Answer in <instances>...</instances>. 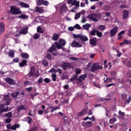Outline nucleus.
Here are the masks:
<instances>
[{"label":"nucleus","mask_w":131,"mask_h":131,"mask_svg":"<svg viewBox=\"0 0 131 131\" xmlns=\"http://www.w3.org/2000/svg\"><path fill=\"white\" fill-rule=\"evenodd\" d=\"M66 45V40L60 39L59 40V43L58 42H55L54 44L52 45V47L49 48L48 52L51 53L52 55L53 56H57L58 51L57 49L58 50L61 49L62 47H64Z\"/></svg>","instance_id":"nucleus-1"},{"label":"nucleus","mask_w":131,"mask_h":131,"mask_svg":"<svg viewBox=\"0 0 131 131\" xmlns=\"http://www.w3.org/2000/svg\"><path fill=\"white\" fill-rule=\"evenodd\" d=\"M39 71L38 70L35 71V68L34 67H32L31 68V71L29 74V77L34 76L35 77H39Z\"/></svg>","instance_id":"nucleus-2"},{"label":"nucleus","mask_w":131,"mask_h":131,"mask_svg":"<svg viewBox=\"0 0 131 131\" xmlns=\"http://www.w3.org/2000/svg\"><path fill=\"white\" fill-rule=\"evenodd\" d=\"M10 9V12L13 15H20V14H22V11L16 6H11Z\"/></svg>","instance_id":"nucleus-3"},{"label":"nucleus","mask_w":131,"mask_h":131,"mask_svg":"<svg viewBox=\"0 0 131 131\" xmlns=\"http://www.w3.org/2000/svg\"><path fill=\"white\" fill-rule=\"evenodd\" d=\"M87 18L91 20V21H94V22H98L99 21V15L96 13H92L87 16Z\"/></svg>","instance_id":"nucleus-4"},{"label":"nucleus","mask_w":131,"mask_h":131,"mask_svg":"<svg viewBox=\"0 0 131 131\" xmlns=\"http://www.w3.org/2000/svg\"><path fill=\"white\" fill-rule=\"evenodd\" d=\"M73 37L74 38H80L82 41H88L89 40V39L88 38V37L82 35L81 34H73Z\"/></svg>","instance_id":"nucleus-5"},{"label":"nucleus","mask_w":131,"mask_h":131,"mask_svg":"<svg viewBox=\"0 0 131 131\" xmlns=\"http://www.w3.org/2000/svg\"><path fill=\"white\" fill-rule=\"evenodd\" d=\"M99 69H103V68L99 66L98 63H94L92 65L90 70L92 72H95V71H97V70H99Z\"/></svg>","instance_id":"nucleus-6"},{"label":"nucleus","mask_w":131,"mask_h":131,"mask_svg":"<svg viewBox=\"0 0 131 131\" xmlns=\"http://www.w3.org/2000/svg\"><path fill=\"white\" fill-rule=\"evenodd\" d=\"M60 67L64 70H66L67 68H73V66L69 62H64L60 64Z\"/></svg>","instance_id":"nucleus-7"},{"label":"nucleus","mask_w":131,"mask_h":131,"mask_svg":"<svg viewBox=\"0 0 131 131\" xmlns=\"http://www.w3.org/2000/svg\"><path fill=\"white\" fill-rule=\"evenodd\" d=\"M36 3L37 6H46V7H48V5H49V3L48 2V1H45V0H38L36 1Z\"/></svg>","instance_id":"nucleus-8"},{"label":"nucleus","mask_w":131,"mask_h":131,"mask_svg":"<svg viewBox=\"0 0 131 131\" xmlns=\"http://www.w3.org/2000/svg\"><path fill=\"white\" fill-rule=\"evenodd\" d=\"M118 30V28L117 27H115L113 29L110 31V35L111 37H113V36H115L116 33H117V31Z\"/></svg>","instance_id":"nucleus-9"},{"label":"nucleus","mask_w":131,"mask_h":131,"mask_svg":"<svg viewBox=\"0 0 131 131\" xmlns=\"http://www.w3.org/2000/svg\"><path fill=\"white\" fill-rule=\"evenodd\" d=\"M4 100L6 101V106H8L11 103V102H12V99L10 98V96L9 95H4Z\"/></svg>","instance_id":"nucleus-10"},{"label":"nucleus","mask_w":131,"mask_h":131,"mask_svg":"<svg viewBox=\"0 0 131 131\" xmlns=\"http://www.w3.org/2000/svg\"><path fill=\"white\" fill-rule=\"evenodd\" d=\"M35 11L39 14H43L45 13V9L42 7L36 6L35 7Z\"/></svg>","instance_id":"nucleus-11"},{"label":"nucleus","mask_w":131,"mask_h":131,"mask_svg":"<svg viewBox=\"0 0 131 131\" xmlns=\"http://www.w3.org/2000/svg\"><path fill=\"white\" fill-rule=\"evenodd\" d=\"M71 6H75L74 7V10H78V8H79V1H77V0H73Z\"/></svg>","instance_id":"nucleus-12"},{"label":"nucleus","mask_w":131,"mask_h":131,"mask_svg":"<svg viewBox=\"0 0 131 131\" xmlns=\"http://www.w3.org/2000/svg\"><path fill=\"white\" fill-rule=\"evenodd\" d=\"M60 12L61 14H63V13H67V12H68V8L67 7L65 4L61 6Z\"/></svg>","instance_id":"nucleus-13"},{"label":"nucleus","mask_w":131,"mask_h":131,"mask_svg":"<svg viewBox=\"0 0 131 131\" xmlns=\"http://www.w3.org/2000/svg\"><path fill=\"white\" fill-rule=\"evenodd\" d=\"M82 125L84 127H91L93 125V122L88 121V122H82Z\"/></svg>","instance_id":"nucleus-14"},{"label":"nucleus","mask_w":131,"mask_h":131,"mask_svg":"<svg viewBox=\"0 0 131 131\" xmlns=\"http://www.w3.org/2000/svg\"><path fill=\"white\" fill-rule=\"evenodd\" d=\"M5 81H6V82L9 83V84L10 85H13V84H15L16 83L14 79L9 77L5 78Z\"/></svg>","instance_id":"nucleus-15"},{"label":"nucleus","mask_w":131,"mask_h":131,"mask_svg":"<svg viewBox=\"0 0 131 131\" xmlns=\"http://www.w3.org/2000/svg\"><path fill=\"white\" fill-rule=\"evenodd\" d=\"M90 43L93 47H96L97 46V38L94 37L90 39Z\"/></svg>","instance_id":"nucleus-16"},{"label":"nucleus","mask_w":131,"mask_h":131,"mask_svg":"<svg viewBox=\"0 0 131 131\" xmlns=\"http://www.w3.org/2000/svg\"><path fill=\"white\" fill-rule=\"evenodd\" d=\"M27 109H28L27 106L25 105H21L17 107V112H20L21 110H25V111H26Z\"/></svg>","instance_id":"nucleus-17"},{"label":"nucleus","mask_w":131,"mask_h":131,"mask_svg":"<svg viewBox=\"0 0 131 131\" xmlns=\"http://www.w3.org/2000/svg\"><path fill=\"white\" fill-rule=\"evenodd\" d=\"M72 47H77V48H81V47H82V45L79 44V42L75 40H74L72 43Z\"/></svg>","instance_id":"nucleus-18"},{"label":"nucleus","mask_w":131,"mask_h":131,"mask_svg":"<svg viewBox=\"0 0 131 131\" xmlns=\"http://www.w3.org/2000/svg\"><path fill=\"white\" fill-rule=\"evenodd\" d=\"M19 5L21 8H28L30 6L29 4L27 3H25L24 2H19Z\"/></svg>","instance_id":"nucleus-19"},{"label":"nucleus","mask_w":131,"mask_h":131,"mask_svg":"<svg viewBox=\"0 0 131 131\" xmlns=\"http://www.w3.org/2000/svg\"><path fill=\"white\" fill-rule=\"evenodd\" d=\"M20 33H21V34H27V33H28V27H26L23 28L20 30Z\"/></svg>","instance_id":"nucleus-20"},{"label":"nucleus","mask_w":131,"mask_h":131,"mask_svg":"<svg viewBox=\"0 0 131 131\" xmlns=\"http://www.w3.org/2000/svg\"><path fill=\"white\" fill-rule=\"evenodd\" d=\"M27 65V60L26 59H23L21 62L19 63V67H24V66H26Z\"/></svg>","instance_id":"nucleus-21"},{"label":"nucleus","mask_w":131,"mask_h":131,"mask_svg":"<svg viewBox=\"0 0 131 131\" xmlns=\"http://www.w3.org/2000/svg\"><path fill=\"white\" fill-rule=\"evenodd\" d=\"M17 128H20V124H14V125L11 126V129L12 130H16Z\"/></svg>","instance_id":"nucleus-22"},{"label":"nucleus","mask_w":131,"mask_h":131,"mask_svg":"<svg viewBox=\"0 0 131 131\" xmlns=\"http://www.w3.org/2000/svg\"><path fill=\"white\" fill-rule=\"evenodd\" d=\"M87 110L86 108H84L81 112L78 113L77 115L79 117H81L82 115H84L86 114Z\"/></svg>","instance_id":"nucleus-23"},{"label":"nucleus","mask_w":131,"mask_h":131,"mask_svg":"<svg viewBox=\"0 0 131 131\" xmlns=\"http://www.w3.org/2000/svg\"><path fill=\"white\" fill-rule=\"evenodd\" d=\"M5 31V24L0 23V34Z\"/></svg>","instance_id":"nucleus-24"},{"label":"nucleus","mask_w":131,"mask_h":131,"mask_svg":"<svg viewBox=\"0 0 131 131\" xmlns=\"http://www.w3.org/2000/svg\"><path fill=\"white\" fill-rule=\"evenodd\" d=\"M91 26V24H85V25L82 26V28L85 30H88V31H89Z\"/></svg>","instance_id":"nucleus-25"},{"label":"nucleus","mask_w":131,"mask_h":131,"mask_svg":"<svg viewBox=\"0 0 131 131\" xmlns=\"http://www.w3.org/2000/svg\"><path fill=\"white\" fill-rule=\"evenodd\" d=\"M128 17V11L124 10L123 12V19H126Z\"/></svg>","instance_id":"nucleus-26"},{"label":"nucleus","mask_w":131,"mask_h":131,"mask_svg":"<svg viewBox=\"0 0 131 131\" xmlns=\"http://www.w3.org/2000/svg\"><path fill=\"white\" fill-rule=\"evenodd\" d=\"M99 30L101 31H104V30H106V26L104 25H100L98 27Z\"/></svg>","instance_id":"nucleus-27"},{"label":"nucleus","mask_w":131,"mask_h":131,"mask_svg":"<svg viewBox=\"0 0 131 131\" xmlns=\"http://www.w3.org/2000/svg\"><path fill=\"white\" fill-rule=\"evenodd\" d=\"M20 94V92L19 91H16L15 92H13L11 93V96L13 97V98H17L18 96H19V94Z\"/></svg>","instance_id":"nucleus-28"},{"label":"nucleus","mask_w":131,"mask_h":131,"mask_svg":"<svg viewBox=\"0 0 131 131\" xmlns=\"http://www.w3.org/2000/svg\"><path fill=\"white\" fill-rule=\"evenodd\" d=\"M21 57L24 58V59H29V54L26 53H23L20 54Z\"/></svg>","instance_id":"nucleus-29"},{"label":"nucleus","mask_w":131,"mask_h":131,"mask_svg":"<svg viewBox=\"0 0 131 131\" xmlns=\"http://www.w3.org/2000/svg\"><path fill=\"white\" fill-rule=\"evenodd\" d=\"M120 118L123 119L125 115V113L121 112L120 110L118 112Z\"/></svg>","instance_id":"nucleus-30"},{"label":"nucleus","mask_w":131,"mask_h":131,"mask_svg":"<svg viewBox=\"0 0 131 131\" xmlns=\"http://www.w3.org/2000/svg\"><path fill=\"white\" fill-rule=\"evenodd\" d=\"M28 15L22 14L18 16V18H19V19H28Z\"/></svg>","instance_id":"nucleus-31"},{"label":"nucleus","mask_w":131,"mask_h":131,"mask_svg":"<svg viewBox=\"0 0 131 131\" xmlns=\"http://www.w3.org/2000/svg\"><path fill=\"white\" fill-rule=\"evenodd\" d=\"M98 30L96 29H93L92 31L90 32V35L94 36L96 35L97 34V31Z\"/></svg>","instance_id":"nucleus-32"},{"label":"nucleus","mask_w":131,"mask_h":131,"mask_svg":"<svg viewBox=\"0 0 131 131\" xmlns=\"http://www.w3.org/2000/svg\"><path fill=\"white\" fill-rule=\"evenodd\" d=\"M50 108H51V113H53L54 111H56V110H57V109H60V107H54L53 106H51Z\"/></svg>","instance_id":"nucleus-33"},{"label":"nucleus","mask_w":131,"mask_h":131,"mask_svg":"<svg viewBox=\"0 0 131 131\" xmlns=\"http://www.w3.org/2000/svg\"><path fill=\"white\" fill-rule=\"evenodd\" d=\"M13 114L12 113V112H9L4 115V117H9V118H11Z\"/></svg>","instance_id":"nucleus-34"},{"label":"nucleus","mask_w":131,"mask_h":131,"mask_svg":"<svg viewBox=\"0 0 131 131\" xmlns=\"http://www.w3.org/2000/svg\"><path fill=\"white\" fill-rule=\"evenodd\" d=\"M8 55L11 57V58H14V57H15V53H14V51L13 50H11L8 53Z\"/></svg>","instance_id":"nucleus-35"},{"label":"nucleus","mask_w":131,"mask_h":131,"mask_svg":"<svg viewBox=\"0 0 131 131\" xmlns=\"http://www.w3.org/2000/svg\"><path fill=\"white\" fill-rule=\"evenodd\" d=\"M58 38H59V34H54L53 35L52 39L53 40H57Z\"/></svg>","instance_id":"nucleus-36"},{"label":"nucleus","mask_w":131,"mask_h":131,"mask_svg":"<svg viewBox=\"0 0 131 131\" xmlns=\"http://www.w3.org/2000/svg\"><path fill=\"white\" fill-rule=\"evenodd\" d=\"M88 75L86 74H83L79 77L80 80H84V79H85L86 78V77Z\"/></svg>","instance_id":"nucleus-37"},{"label":"nucleus","mask_w":131,"mask_h":131,"mask_svg":"<svg viewBox=\"0 0 131 131\" xmlns=\"http://www.w3.org/2000/svg\"><path fill=\"white\" fill-rule=\"evenodd\" d=\"M68 74L64 73L61 77L62 79H67L68 78Z\"/></svg>","instance_id":"nucleus-38"},{"label":"nucleus","mask_w":131,"mask_h":131,"mask_svg":"<svg viewBox=\"0 0 131 131\" xmlns=\"http://www.w3.org/2000/svg\"><path fill=\"white\" fill-rule=\"evenodd\" d=\"M37 32H39V33H43V32H45V31L42 30L40 27H37Z\"/></svg>","instance_id":"nucleus-39"},{"label":"nucleus","mask_w":131,"mask_h":131,"mask_svg":"<svg viewBox=\"0 0 131 131\" xmlns=\"http://www.w3.org/2000/svg\"><path fill=\"white\" fill-rule=\"evenodd\" d=\"M96 35L98 37H102V36H103V33L99 31V30H97V31L96 32Z\"/></svg>","instance_id":"nucleus-40"},{"label":"nucleus","mask_w":131,"mask_h":131,"mask_svg":"<svg viewBox=\"0 0 131 131\" xmlns=\"http://www.w3.org/2000/svg\"><path fill=\"white\" fill-rule=\"evenodd\" d=\"M51 77L52 78V80L53 81H56L57 78V75L56 74L52 73L51 74Z\"/></svg>","instance_id":"nucleus-41"},{"label":"nucleus","mask_w":131,"mask_h":131,"mask_svg":"<svg viewBox=\"0 0 131 131\" xmlns=\"http://www.w3.org/2000/svg\"><path fill=\"white\" fill-rule=\"evenodd\" d=\"M40 36V34H38V33H36L33 36V38L34 39H38V38H39V37Z\"/></svg>","instance_id":"nucleus-42"},{"label":"nucleus","mask_w":131,"mask_h":131,"mask_svg":"<svg viewBox=\"0 0 131 131\" xmlns=\"http://www.w3.org/2000/svg\"><path fill=\"white\" fill-rule=\"evenodd\" d=\"M103 10L106 12H108V11L110 10V7H109L108 5H105L103 7Z\"/></svg>","instance_id":"nucleus-43"},{"label":"nucleus","mask_w":131,"mask_h":131,"mask_svg":"<svg viewBox=\"0 0 131 131\" xmlns=\"http://www.w3.org/2000/svg\"><path fill=\"white\" fill-rule=\"evenodd\" d=\"M123 42L125 45H131V41L129 40L124 39Z\"/></svg>","instance_id":"nucleus-44"},{"label":"nucleus","mask_w":131,"mask_h":131,"mask_svg":"<svg viewBox=\"0 0 131 131\" xmlns=\"http://www.w3.org/2000/svg\"><path fill=\"white\" fill-rule=\"evenodd\" d=\"M27 119L28 120H27L28 123H29V124H30V123H31V121H32V119H31L30 117H27Z\"/></svg>","instance_id":"nucleus-45"},{"label":"nucleus","mask_w":131,"mask_h":131,"mask_svg":"<svg viewBox=\"0 0 131 131\" xmlns=\"http://www.w3.org/2000/svg\"><path fill=\"white\" fill-rule=\"evenodd\" d=\"M49 72L50 73H52V72H55V73H57V72H58V70H56L54 68H52L49 71Z\"/></svg>","instance_id":"nucleus-46"},{"label":"nucleus","mask_w":131,"mask_h":131,"mask_svg":"<svg viewBox=\"0 0 131 131\" xmlns=\"http://www.w3.org/2000/svg\"><path fill=\"white\" fill-rule=\"evenodd\" d=\"M80 15H80V13H78L76 14L75 15V19L76 20H77V19H79V18H80Z\"/></svg>","instance_id":"nucleus-47"},{"label":"nucleus","mask_w":131,"mask_h":131,"mask_svg":"<svg viewBox=\"0 0 131 131\" xmlns=\"http://www.w3.org/2000/svg\"><path fill=\"white\" fill-rule=\"evenodd\" d=\"M86 22V18H85V16L83 15L82 16L81 23H85Z\"/></svg>","instance_id":"nucleus-48"},{"label":"nucleus","mask_w":131,"mask_h":131,"mask_svg":"<svg viewBox=\"0 0 131 131\" xmlns=\"http://www.w3.org/2000/svg\"><path fill=\"white\" fill-rule=\"evenodd\" d=\"M46 57L48 60H52V56L50 53H47L46 55Z\"/></svg>","instance_id":"nucleus-49"},{"label":"nucleus","mask_w":131,"mask_h":131,"mask_svg":"<svg viewBox=\"0 0 131 131\" xmlns=\"http://www.w3.org/2000/svg\"><path fill=\"white\" fill-rule=\"evenodd\" d=\"M42 64L44 65V66H48V65H49V62H48V61H47L46 60H43Z\"/></svg>","instance_id":"nucleus-50"},{"label":"nucleus","mask_w":131,"mask_h":131,"mask_svg":"<svg viewBox=\"0 0 131 131\" xmlns=\"http://www.w3.org/2000/svg\"><path fill=\"white\" fill-rule=\"evenodd\" d=\"M44 81L46 83H49V82H51V80H50L49 78H46L45 79H44Z\"/></svg>","instance_id":"nucleus-51"},{"label":"nucleus","mask_w":131,"mask_h":131,"mask_svg":"<svg viewBox=\"0 0 131 131\" xmlns=\"http://www.w3.org/2000/svg\"><path fill=\"white\" fill-rule=\"evenodd\" d=\"M111 75L113 77H115V76H116V72H115V71L112 72L111 73Z\"/></svg>","instance_id":"nucleus-52"},{"label":"nucleus","mask_w":131,"mask_h":131,"mask_svg":"<svg viewBox=\"0 0 131 131\" xmlns=\"http://www.w3.org/2000/svg\"><path fill=\"white\" fill-rule=\"evenodd\" d=\"M78 59V58L74 57H70V60H71L72 61H77Z\"/></svg>","instance_id":"nucleus-53"},{"label":"nucleus","mask_w":131,"mask_h":131,"mask_svg":"<svg viewBox=\"0 0 131 131\" xmlns=\"http://www.w3.org/2000/svg\"><path fill=\"white\" fill-rule=\"evenodd\" d=\"M13 61L14 63H18L19 62V58L17 57V58H14L13 60Z\"/></svg>","instance_id":"nucleus-54"},{"label":"nucleus","mask_w":131,"mask_h":131,"mask_svg":"<svg viewBox=\"0 0 131 131\" xmlns=\"http://www.w3.org/2000/svg\"><path fill=\"white\" fill-rule=\"evenodd\" d=\"M82 97V94L80 93H77L76 94V98H81Z\"/></svg>","instance_id":"nucleus-55"},{"label":"nucleus","mask_w":131,"mask_h":131,"mask_svg":"<svg viewBox=\"0 0 131 131\" xmlns=\"http://www.w3.org/2000/svg\"><path fill=\"white\" fill-rule=\"evenodd\" d=\"M11 121H12V119L11 118H8L5 120L6 123H10Z\"/></svg>","instance_id":"nucleus-56"},{"label":"nucleus","mask_w":131,"mask_h":131,"mask_svg":"<svg viewBox=\"0 0 131 131\" xmlns=\"http://www.w3.org/2000/svg\"><path fill=\"white\" fill-rule=\"evenodd\" d=\"M121 1L120 0H116L114 3L116 5H119V4H120V3H121Z\"/></svg>","instance_id":"nucleus-57"},{"label":"nucleus","mask_w":131,"mask_h":131,"mask_svg":"<svg viewBox=\"0 0 131 131\" xmlns=\"http://www.w3.org/2000/svg\"><path fill=\"white\" fill-rule=\"evenodd\" d=\"M75 28H76L77 29H81V27L78 24L75 25Z\"/></svg>","instance_id":"nucleus-58"},{"label":"nucleus","mask_w":131,"mask_h":131,"mask_svg":"<svg viewBox=\"0 0 131 131\" xmlns=\"http://www.w3.org/2000/svg\"><path fill=\"white\" fill-rule=\"evenodd\" d=\"M106 82H111L112 81V78H106Z\"/></svg>","instance_id":"nucleus-59"},{"label":"nucleus","mask_w":131,"mask_h":131,"mask_svg":"<svg viewBox=\"0 0 131 131\" xmlns=\"http://www.w3.org/2000/svg\"><path fill=\"white\" fill-rule=\"evenodd\" d=\"M43 81V79H42V78L41 77H40L37 81L38 83H41V82H42Z\"/></svg>","instance_id":"nucleus-60"},{"label":"nucleus","mask_w":131,"mask_h":131,"mask_svg":"<svg viewBox=\"0 0 131 131\" xmlns=\"http://www.w3.org/2000/svg\"><path fill=\"white\" fill-rule=\"evenodd\" d=\"M81 72V70L80 69H77L76 71V74H80Z\"/></svg>","instance_id":"nucleus-61"},{"label":"nucleus","mask_w":131,"mask_h":131,"mask_svg":"<svg viewBox=\"0 0 131 131\" xmlns=\"http://www.w3.org/2000/svg\"><path fill=\"white\" fill-rule=\"evenodd\" d=\"M68 29L70 31H73L74 30V27H70Z\"/></svg>","instance_id":"nucleus-62"},{"label":"nucleus","mask_w":131,"mask_h":131,"mask_svg":"<svg viewBox=\"0 0 131 131\" xmlns=\"http://www.w3.org/2000/svg\"><path fill=\"white\" fill-rule=\"evenodd\" d=\"M130 100H131V97H130V95H129V97L126 100L127 103H129L130 102Z\"/></svg>","instance_id":"nucleus-63"},{"label":"nucleus","mask_w":131,"mask_h":131,"mask_svg":"<svg viewBox=\"0 0 131 131\" xmlns=\"http://www.w3.org/2000/svg\"><path fill=\"white\" fill-rule=\"evenodd\" d=\"M126 65L127 66H128V67H131V61H127Z\"/></svg>","instance_id":"nucleus-64"}]
</instances>
